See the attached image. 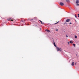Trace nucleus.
<instances>
[{"label": "nucleus", "mask_w": 79, "mask_h": 79, "mask_svg": "<svg viewBox=\"0 0 79 79\" xmlns=\"http://www.w3.org/2000/svg\"><path fill=\"white\" fill-rule=\"evenodd\" d=\"M56 49L57 52H58V51H60V52H61V51L62 50H61V48H60L58 47H56Z\"/></svg>", "instance_id": "f257e3e1"}, {"label": "nucleus", "mask_w": 79, "mask_h": 79, "mask_svg": "<svg viewBox=\"0 0 79 79\" xmlns=\"http://www.w3.org/2000/svg\"><path fill=\"white\" fill-rule=\"evenodd\" d=\"M60 5H61V6H63V5H64V3L63 2H60Z\"/></svg>", "instance_id": "f03ea898"}, {"label": "nucleus", "mask_w": 79, "mask_h": 79, "mask_svg": "<svg viewBox=\"0 0 79 79\" xmlns=\"http://www.w3.org/2000/svg\"><path fill=\"white\" fill-rule=\"evenodd\" d=\"M39 21H40L41 24H44V23L42 22L41 20H39Z\"/></svg>", "instance_id": "7ed1b4c3"}, {"label": "nucleus", "mask_w": 79, "mask_h": 79, "mask_svg": "<svg viewBox=\"0 0 79 79\" xmlns=\"http://www.w3.org/2000/svg\"><path fill=\"white\" fill-rule=\"evenodd\" d=\"M76 3L77 4L79 3V1L78 0H77L76 2Z\"/></svg>", "instance_id": "20e7f679"}, {"label": "nucleus", "mask_w": 79, "mask_h": 79, "mask_svg": "<svg viewBox=\"0 0 79 79\" xmlns=\"http://www.w3.org/2000/svg\"><path fill=\"white\" fill-rule=\"evenodd\" d=\"M70 21L69 19H68L66 21V22H69Z\"/></svg>", "instance_id": "39448f33"}, {"label": "nucleus", "mask_w": 79, "mask_h": 79, "mask_svg": "<svg viewBox=\"0 0 79 79\" xmlns=\"http://www.w3.org/2000/svg\"><path fill=\"white\" fill-rule=\"evenodd\" d=\"M71 65L72 66H74V62H72Z\"/></svg>", "instance_id": "423d86ee"}, {"label": "nucleus", "mask_w": 79, "mask_h": 79, "mask_svg": "<svg viewBox=\"0 0 79 79\" xmlns=\"http://www.w3.org/2000/svg\"><path fill=\"white\" fill-rule=\"evenodd\" d=\"M69 42L70 44H73V42L72 40L70 41Z\"/></svg>", "instance_id": "0eeeda50"}, {"label": "nucleus", "mask_w": 79, "mask_h": 79, "mask_svg": "<svg viewBox=\"0 0 79 79\" xmlns=\"http://www.w3.org/2000/svg\"><path fill=\"white\" fill-rule=\"evenodd\" d=\"M54 45L56 47V44H55V42H54Z\"/></svg>", "instance_id": "6e6552de"}, {"label": "nucleus", "mask_w": 79, "mask_h": 79, "mask_svg": "<svg viewBox=\"0 0 79 79\" xmlns=\"http://www.w3.org/2000/svg\"><path fill=\"white\" fill-rule=\"evenodd\" d=\"M66 2H67V3H69V0H66Z\"/></svg>", "instance_id": "1a4fd4ad"}, {"label": "nucleus", "mask_w": 79, "mask_h": 79, "mask_svg": "<svg viewBox=\"0 0 79 79\" xmlns=\"http://www.w3.org/2000/svg\"><path fill=\"white\" fill-rule=\"evenodd\" d=\"M46 31H47V32H50V31L49 30H47Z\"/></svg>", "instance_id": "9d476101"}, {"label": "nucleus", "mask_w": 79, "mask_h": 79, "mask_svg": "<svg viewBox=\"0 0 79 79\" xmlns=\"http://www.w3.org/2000/svg\"><path fill=\"white\" fill-rule=\"evenodd\" d=\"M11 19V18H9L7 20L8 21H10V20Z\"/></svg>", "instance_id": "9b49d317"}, {"label": "nucleus", "mask_w": 79, "mask_h": 79, "mask_svg": "<svg viewBox=\"0 0 79 79\" xmlns=\"http://www.w3.org/2000/svg\"><path fill=\"white\" fill-rule=\"evenodd\" d=\"M73 46H74V47H76V44H73Z\"/></svg>", "instance_id": "f8f14e48"}, {"label": "nucleus", "mask_w": 79, "mask_h": 79, "mask_svg": "<svg viewBox=\"0 0 79 79\" xmlns=\"http://www.w3.org/2000/svg\"><path fill=\"white\" fill-rule=\"evenodd\" d=\"M77 36H76V35H75V39H77Z\"/></svg>", "instance_id": "ddd939ff"}, {"label": "nucleus", "mask_w": 79, "mask_h": 79, "mask_svg": "<svg viewBox=\"0 0 79 79\" xmlns=\"http://www.w3.org/2000/svg\"><path fill=\"white\" fill-rule=\"evenodd\" d=\"M56 31H58V29H56Z\"/></svg>", "instance_id": "4468645a"}, {"label": "nucleus", "mask_w": 79, "mask_h": 79, "mask_svg": "<svg viewBox=\"0 0 79 79\" xmlns=\"http://www.w3.org/2000/svg\"><path fill=\"white\" fill-rule=\"evenodd\" d=\"M59 23V21L58 22H57L55 23V24H58V23Z\"/></svg>", "instance_id": "2eb2a0df"}, {"label": "nucleus", "mask_w": 79, "mask_h": 79, "mask_svg": "<svg viewBox=\"0 0 79 79\" xmlns=\"http://www.w3.org/2000/svg\"><path fill=\"white\" fill-rule=\"evenodd\" d=\"M35 27H37V25H35Z\"/></svg>", "instance_id": "dca6fc26"}, {"label": "nucleus", "mask_w": 79, "mask_h": 79, "mask_svg": "<svg viewBox=\"0 0 79 79\" xmlns=\"http://www.w3.org/2000/svg\"><path fill=\"white\" fill-rule=\"evenodd\" d=\"M64 24H67V23H66V22H65L64 23Z\"/></svg>", "instance_id": "f3484780"}, {"label": "nucleus", "mask_w": 79, "mask_h": 79, "mask_svg": "<svg viewBox=\"0 0 79 79\" xmlns=\"http://www.w3.org/2000/svg\"><path fill=\"white\" fill-rule=\"evenodd\" d=\"M14 21V20L12 19L11 20V21Z\"/></svg>", "instance_id": "a211bd4d"}, {"label": "nucleus", "mask_w": 79, "mask_h": 79, "mask_svg": "<svg viewBox=\"0 0 79 79\" xmlns=\"http://www.w3.org/2000/svg\"><path fill=\"white\" fill-rule=\"evenodd\" d=\"M69 24H72V23L71 22L70 23H69Z\"/></svg>", "instance_id": "6ab92c4d"}, {"label": "nucleus", "mask_w": 79, "mask_h": 79, "mask_svg": "<svg viewBox=\"0 0 79 79\" xmlns=\"http://www.w3.org/2000/svg\"><path fill=\"white\" fill-rule=\"evenodd\" d=\"M66 37H68V35H66Z\"/></svg>", "instance_id": "aec40b11"}, {"label": "nucleus", "mask_w": 79, "mask_h": 79, "mask_svg": "<svg viewBox=\"0 0 79 79\" xmlns=\"http://www.w3.org/2000/svg\"><path fill=\"white\" fill-rule=\"evenodd\" d=\"M68 44H69V42H68Z\"/></svg>", "instance_id": "412c9836"}, {"label": "nucleus", "mask_w": 79, "mask_h": 79, "mask_svg": "<svg viewBox=\"0 0 79 79\" xmlns=\"http://www.w3.org/2000/svg\"><path fill=\"white\" fill-rule=\"evenodd\" d=\"M75 17L76 18L77 17V16H76V15H75Z\"/></svg>", "instance_id": "4be33fe9"}, {"label": "nucleus", "mask_w": 79, "mask_h": 79, "mask_svg": "<svg viewBox=\"0 0 79 79\" xmlns=\"http://www.w3.org/2000/svg\"><path fill=\"white\" fill-rule=\"evenodd\" d=\"M77 15H78V16H79V14H77Z\"/></svg>", "instance_id": "5701e85b"}, {"label": "nucleus", "mask_w": 79, "mask_h": 79, "mask_svg": "<svg viewBox=\"0 0 79 79\" xmlns=\"http://www.w3.org/2000/svg\"><path fill=\"white\" fill-rule=\"evenodd\" d=\"M75 64H76V62L75 63Z\"/></svg>", "instance_id": "b1692460"}, {"label": "nucleus", "mask_w": 79, "mask_h": 79, "mask_svg": "<svg viewBox=\"0 0 79 79\" xmlns=\"http://www.w3.org/2000/svg\"><path fill=\"white\" fill-rule=\"evenodd\" d=\"M78 17L79 18V15L78 16Z\"/></svg>", "instance_id": "393cba45"}]
</instances>
